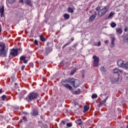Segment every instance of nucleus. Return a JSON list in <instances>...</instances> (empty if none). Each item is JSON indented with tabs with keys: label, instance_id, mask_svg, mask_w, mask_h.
Listing matches in <instances>:
<instances>
[{
	"label": "nucleus",
	"instance_id": "1",
	"mask_svg": "<svg viewBox=\"0 0 128 128\" xmlns=\"http://www.w3.org/2000/svg\"><path fill=\"white\" fill-rule=\"evenodd\" d=\"M8 48H6V44L4 42H0V56L6 58L8 54Z\"/></svg>",
	"mask_w": 128,
	"mask_h": 128
},
{
	"label": "nucleus",
	"instance_id": "2",
	"mask_svg": "<svg viewBox=\"0 0 128 128\" xmlns=\"http://www.w3.org/2000/svg\"><path fill=\"white\" fill-rule=\"evenodd\" d=\"M38 96V94L36 92H32L28 94V98H26L28 102H32L34 100H36Z\"/></svg>",
	"mask_w": 128,
	"mask_h": 128
},
{
	"label": "nucleus",
	"instance_id": "3",
	"mask_svg": "<svg viewBox=\"0 0 128 128\" xmlns=\"http://www.w3.org/2000/svg\"><path fill=\"white\" fill-rule=\"evenodd\" d=\"M68 82L70 84L71 86H73L74 88H78V86H80V80L76 79H69Z\"/></svg>",
	"mask_w": 128,
	"mask_h": 128
},
{
	"label": "nucleus",
	"instance_id": "4",
	"mask_svg": "<svg viewBox=\"0 0 128 128\" xmlns=\"http://www.w3.org/2000/svg\"><path fill=\"white\" fill-rule=\"evenodd\" d=\"M110 7L108 6H104L100 10L98 13V16L99 18H102V16L106 14V12L108 10Z\"/></svg>",
	"mask_w": 128,
	"mask_h": 128
},
{
	"label": "nucleus",
	"instance_id": "5",
	"mask_svg": "<svg viewBox=\"0 0 128 128\" xmlns=\"http://www.w3.org/2000/svg\"><path fill=\"white\" fill-rule=\"evenodd\" d=\"M48 48H46V54H48L50 52L52 51V43H47Z\"/></svg>",
	"mask_w": 128,
	"mask_h": 128
},
{
	"label": "nucleus",
	"instance_id": "6",
	"mask_svg": "<svg viewBox=\"0 0 128 128\" xmlns=\"http://www.w3.org/2000/svg\"><path fill=\"white\" fill-rule=\"evenodd\" d=\"M92 58L94 60V68H96L98 66V64L100 62V58L94 55L92 56Z\"/></svg>",
	"mask_w": 128,
	"mask_h": 128
},
{
	"label": "nucleus",
	"instance_id": "7",
	"mask_svg": "<svg viewBox=\"0 0 128 128\" xmlns=\"http://www.w3.org/2000/svg\"><path fill=\"white\" fill-rule=\"evenodd\" d=\"M19 50L20 49H12L10 54L12 56H18V52Z\"/></svg>",
	"mask_w": 128,
	"mask_h": 128
},
{
	"label": "nucleus",
	"instance_id": "8",
	"mask_svg": "<svg viewBox=\"0 0 128 128\" xmlns=\"http://www.w3.org/2000/svg\"><path fill=\"white\" fill-rule=\"evenodd\" d=\"M62 84L66 88H68L70 90L72 89V87L70 86V85L66 84V81H62Z\"/></svg>",
	"mask_w": 128,
	"mask_h": 128
},
{
	"label": "nucleus",
	"instance_id": "9",
	"mask_svg": "<svg viewBox=\"0 0 128 128\" xmlns=\"http://www.w3.org/2000/svg\"><path fill=\"white\" fill-rule=\"evenodd\" d=\"M4 6H0V16L1 18H4Z\"/></svg>",
	"mask_w": 128,
	"mask_h": 128
},
{
	"label": "nucleus",
	"instance_id": "10",
	"mask_svg": "<svg viewBox=\"0 0 128 128\" xmlns=\"http://www.w3.org/2000/svg\"><path fill=\"white\" fill-rule=\"evenodd\" d=\"M75 122L76 124L78 126H82V124H84L82 120L80 118L75 120Z\"/></svg>",
	"mask_w": 128,
	"mask_h": 128
},
{
	"label": "nucleus",
	"instance_id": "11",
	"mask_svg": "<svg viewBox=\"0 0 128 128\" xmlns=\"http://www.w3.org/2000/svg\"><path fill=\"white\" fill-rule=\"evenodd\" d=\"M113 72L114 74H118V72L122 74V72H124V70H120L118 68H116L113 70Z\"/></svg>",
	"mask_w": 128,
	"mask_h": 128
},
{
	"label": "nucleus",
	"instance_id": "12",
	"mask_svg": "<svg viewBox=\"0 0 128 128\" xmlns=\"http://www.w3.org/2000/svg\"><path fill=\"white\" fill-rule=\"evenodd\" d=\"M117 64L118 66H120V68H122L124 66V60H119L117 62Z\"/></svg>",
	"mask_w": 128,
	"mask_h": 128
},
{
	"label": "nucleus",
	"instance_id": "13",
	"mask_svg": "<svg viewBox=\"0 0 128 128\" xmlns=\"http://www.w3.org/2000/svg\"><path fill=\"white\" fill-rule=\"evenodd\" d=\"M26 56H22L20 58V60L21 61H22L24 64H28V61L26 60Z\"/></svg>",
	"mask_w": 128,
	"mask_h": 128
},
{
	"label": "nucleus",
	"instance_id": "14",
	"mask_svg": "<svg viewBox=\"0 0 128 128\" xmlns=\"http://www.w3.org/2000/svg\"><path fill=\"white\" fill-rule=\"evenodd\" d=\"M31 116H38V111L36 110H33L32 112L30 113Z\"/></svg>",
	"mask_w": 128,
	"mask_h": 128
},
{
	"label": "nucleus",
	"instance_id": "15",
	"mask_svg": "<svg viewBox=\"0 0 128 128\" xmlns=\"http://www.w3.org/2000/svg\"><path fill=\"white\" fill-rule=\"evenodd\" d=\"M96 18V13H95L90 16L89 18V22H94Z\"/></svg>",
	"mask_w": 128,
	"mask_h": 128
},
{
	"label": "nucleus",
	"instance_id": "16",
	"mask_svg": "<svg viewBox=\"0 0 128 128\" xmlns=\"http://www.w3.org/2000/svg\"><path fill=\"white\" fill-rule=\"evenodd\" d=\"M70 40L71 42H70L68 43H66L64 45L63 48H66V46H68V44H70L72 42H74V37H72L71 38Z\"/></svg>",
	"mask_w": 128,
	"mask_h": 128
},
{
	"label": "nucleus",
	"instance_id": "17",
	"mask_svg": "<svg viewBox=\"0 0 128 128\" xmlns=\"http://www.w3.org/2000/svg\"><path fill=\"white\" fill-rule=\"evenodd\" d=\"M64 18H65V20H69L70 19V16L69 14H64Z\"/></svg>",
	"mask_w": 128,
	"mask_h": 128
},
{
	"label": "nucleus",
	"instance_id": "18",
	"mask_svg": "<svg viewBox=\"0 0 128 128\" xmlns=\"http://www.w3.org/2000/svg\"><path fill=\"white\" fill-rule=\"evenodd\" d=\"M84 112H88V110H90V107L86 105H85L84 106Z\"/></svg>",
	"mask_w": 128,
	"mask_h": 128
},
{
	"label": "nucleus",
	"instance_id": "19",
	"mask_svg": "<svg viewBox=\"0 0 128 128\" xmlns=\"http://www.w3.org/2000/svg\"><path fill=\"white\" fill-rule=\"evenodd\" d=\"M114 12H110V14L108 16V17H106V20H109V18H112V16H114Z\"/></svg>",
	"mask_w": 128,
	"mask_h": 128
},
{
	"label": "nucleus",
	"instance_id": "20",
	"mask_svg": "<svg viewBox=\"0 0 128 128\" xmlns=\"http://www.w3.org/2000/svg\"><path fill=\"white\" fill-rule=\"evenodd\" d=\"M116 32L120 34L122 33V30L121 28H118L116 29Z\"/></svg>",
	"mask_w": 128,
	"mask_h": 128
},
{
	"label": "nucleus",
	"instance_id": "21",
	"mask_svg": "<svg viewBox=\"0 0 128 128\" xmlns=\"http://www.w3.org/2000/svg\"><path fill=\"white\" fill-rule=\"evenodd\" d=\"M111 80L112 82H118V78L116 79V78L113 77L112 78Z\"/></svg>",
	"mask_w": 128,
	"mask_h": 128
},
{
	"label": "nucleus",
	"instance_id": "22",
	"mask_svg": "<svg viewBox=\"0 0 128 128\" xmlns=\"http://www.w3.org/2000/svg\"><path fill=\"white\" fill-rule=\"evenodd\" d=\"M40 38L41 42H46V38L42 35H40Z\"/></svg>",
	"mask_w": 128,
	"mask_h": 128
},
{
	"label": "nucleus",
	"instance_id": "23",
	"mask_svg": "<svg viewBox=\"0 0 128 128\" xmlns=\"http://www.w3.org/2000/svg\"><path fill=\"white\" fill-rule=\"evenodd\" d=\"M26 4H28V6H32V1L30 0H25Z\"/></svg>",
	"mask_w": 128,
	"mask_h": 128
},
{
	"label": "nucleus",
	"instance_id": "24",
	"mask_svg": "<svg viewBox=\"0 0 128 128\" xmlns=\"http://www.w3.org/2000/svg\"><path fill=\"white\" fill-rule=\"evenodd\" d=\"M124 42H126L128 44V35L126 36L124 39Z\"/></svg>",
	"mask_w": 128,
	"mask_h": 128
},
{
	"label": "nucleus",
	"instance_id": "25",
	"mask_svg": "<svg viewBox=\"0 0 128 128\" xmlns=\"http://www.w3.org/2000/svg\"><path fill=\"white\" fill-rule=\"evenodd\" d=\"M68 12H71L72 14V12H74V9L70 7L68 8Z\"/></svg>",
	"mask_w": 128,
	"mask_h": 128
},
{
	"label": "nucleus",
	"instance_id": "26",
	"mask_svg": "<svg viewBox=\"0 0 128 128\" xmlns=\"http://www.w3.org/2000/svg\"><path fill=\"white\" fill-rule=\"evenodd\" d=\"M110 26L112 28H116V24L114 22H112L111 23Z\"/></svg>",
	"mask_w": 128,
	"mask_h": 128
},
{
	"label": "nucleus",
	"instance_id": "27",
	"mask_svg": "<svg viewBox=\"0 0 128 128\" xmlns=\"http://www.w3.org/2000/svg\"><path fill=\"white\" fill-rule=\"evenodd\" d=\"M76 72V69H74L70 72V74L71 76H74V72Z\"/></svg>",
	"mask_w": 128,
	"mask_h": 128
},
{
	"label": "nucleus",
	"instance_id": "28",
	"mask_svg": "<svg viewBox=\"0 0 128 128\" xmlns=\"http://www.w3.org/2000/svg\"><path fill=\"white\" fill-rule=\"evenodd\" d=\"M100 70H101V72H106V68L104 66H101L100 67Z\"/></svg>",
	"mask_w": 128,
	"mask_h": 128
},
{
	"label": "nucleus",
	"instance_id": "29",
	"mask_svg": "<svg viewBox=\"0 0 128 128\" xmlns=\"http://www.w3.org/2000/svg\"><path fill=\"white\" fill-rule=\"evenodd\" d=\"M66 126H68V128H70L72 126V124L70 122H68L66 124Z\"/></svg>",
	"mask_w": 128,
	"mask_h": 128
},
{
	"label": "nucleus",
	"instance_id": "30",
	"mask_svg": "<svg viewBox=\"0 0 128 128\" xmlns=\"http://www.w3.org/2000/svg\"><path fill=\"white\" fill-rule=\"evenodd\" d=\"M98 98V94H93L92 96V98Z\"/></svg>",
	"mask_w": 128,
	"mask_h": 128
},
{
	"label": "nucleus",
	"instance_id": "31",
	"mask_svg": "<svg viewBox=\"0 0 128 128\" xmlns=\"http://www.w3.org/2000/svg\"><path fill=\"white\" fill-rule=\"evenodd\" d=\"M6 98V95H2V100H5Z\"/></svg>",
	"mask_w": 128,
	"mask_h": 128
},
{
	"label": "nucleus",
	"instance_id": "32",
	"mask_svg": "<svg viewBox=\"0 0 128 128\" xmlns=\"http://www.w3.org/2000/svg\"><path fill=\"white\" fill-rule=\"evenodd\" d=\"M123 68H125L128 69V62L126 64H124V66Z\"/></svg>",
	"mask_w": 128,
	"mask_h": 128
},
{
	"label": "nucleus",
	"instance_id": "33",
	"mask_svg": "<svg viewBox=\"0 0 128 128\" xmlns=\"http://www.w3.org/2000/svg\"><path fill=\"white\" fill-rule=\"evenodd\" d=\"M8 2L9 4H14L16 2V0H8Z\"/></svg>",
	"mask_w": 128,
	"mask_h": 128
},
{
	"label": "nucleus",
	"instance_id": "34",
	"mask_svg": "<svg viewBox=\"0 0 128 128\" xmlns=\"http://www.w3.org/2000/svg\"><path fill=\"white\" fill-rule=\"evenodd\" d=\"M34 44H36V46H38V42L37 41V40H34Z\"/></svg>",
	"mask_w": 128,
	"mask_h": 128
},
{
	"label": "nucleus",
	"instance_id": "35",
	"mask_svg": "<svg viewBox=\"0 0 128 128\" xmlns=\"http://www.w3.org/2000/svg\"><path fill=\"white\" fill-rule=\"evenodd\" d=\"M22 120H24V122H26L28 120L26 118V116H24L22 117Z\"/></svg>",
	"mask_w": 128,
	"mask_h": 128
},
{
	"label": "nucleus",
	"instance_id": "36",
	"mask_svg": "<svg viewBox=\"0 0 128 128\" xmlns=\"http://www.w3.org/2000/svg\"><path fill=\"white\" fill-rule=\"evenodd\" d=\"M61 124H62V126H65V124H66V122H65L64 121V120H62V121L61 122Z\"/></svg>",
	"mask_w": 128,
	"mask_h": 128
},
{
	"label": "nucleus",
	"instance_id": "37",
	"mask_svg": "<svg viewBox=\"0 0 128 128\" xmlns=\"http://www.w3.org/2000/svg\"><path fill=\"white\" fill-rule=\"evenodd\" d=\"M100 10V6H98L96 8V10L97 12H98V10Z\"/></svg>",
	"mask_w": 128,
	"mask_h": 128
},
{
	"label": "nucleus",
	"instance_id": "38",
	"mask_svg": "<svg viewBox=\"0 0 128 128\" xmlns=\"http://www.w3.org/2000/svg\"><path fill=\"white\" fill-rule=\"evenodd\" d=\"M116 40V38L112 37V42H114Z\"/></svg>",
	"mask_w": 128,
	"mask_h": 128
},
{
	"label": "nucleus",
	"instance_id": "39",
	"mask_svg": "<svg viewBox=\"0 0 128 128\" xmlns=\"http://www.w3.org/2000/svg\"><path fill=\"white\" fill-rule=\"evenodd\" d=\"M111 44L112 46V47L114 46V42L112 41Z\"/></svg>",
	"mask_w": 128,
	"mask_h": 128
},
{
	"label": "nucleus",
	"instance_id": "40",
	"mask_svg": "<svg viewBox=\"0 0 128 128\" xmlns=\"http://www.w3.org/2000/svg\"><path fill=\"white\" fill-rule=\"evenodd\" d=\"M24 68H26V66H22V70H24Z\"/></svg>",
	"mask_w": 128,
	"mask_h": 128
},
{
	"label": "nucleus",
	"instance_id": "41",
	"mask_svg": "<svg viewBox=\"0 0 128 128\" xmlns=\"http://www.w3.org/2000/svg\"><path fill=\"white\" fill-rule=\"evenodd\" d=\"M2 32V24H0V33Z\"/></svg>",
	"mask_w": 128,
	"mask_h": 128
},
{
	"label": "nucleus",
	"instance_id": "42",
	"mask_svg": "<svg viewBox=\"0 0 128 128\" xmlns=\"http://www.w3.org/2000/svg\"><path fill=\"white\" fill-rule=\"evenodd\" d=\"M20 2H21V4H22L24 2V0H20Z\"/></svg>",
	"mask_w": 128,
	"mask_h": 128
},
{
	"label": "nucleus",
	"instance_id": "43",
	"mask_svg": "<svg viewBox=\"0 0 128 128\" xmlns=\"http://www.w3.org/2000/svg\"><path fill=\"white\" fill-rule=\"evenodd\" d=\"M128 28H124V32H128Z\"/></svg>",
	"mask_w": 128,
	"mask_h": 128
},
{
	"label": "nucleus",
	"instance_id": "44",
	"mask_svg": "<svg viewBox=\"0 0 128 128\" xmlns=\"http://www.w3.org/2000/svg\"><path fill=\"white\" fill-rule=\"evenodd\" d=\"M100 44H101L100 42H98V46H100Z\"/></svg>",
	"mask_w": 128,
	"mask_h": 128
},
{
	"label": "nucleus",
	"instance_id": "45",
	"mask_svg": "<svg viewBox=\"0 0 128 128\" xmlns=\"http://www.w3.org/2000/svg\"><path fill=\"white\" fill-rule=\"evenodd\" d=\"M104 44H108V40H106L104 41Z\"/></svg>",
	"mask_w": 128,
	"mask_h": 128
},
{
	"label": "nucleus",
	"instance_id": "46",
	"mask_svg": "<svg viewBox=\"0 0 128 128\" xmlns=\"http://www.w3.org/2000/svg\"><path fill=\"white\" fill-rule=\"evenodd\" d=\"M2 92V89H0V94Z\"/></svg>",
	"mask_w": 128,
	"mask_h": 128
},
{
	"label": "nucleus",
	"instance_id": "47",
	"mask_svg": "<svg viewBox=\"0 0 128 128\" xmlns=\"http://www.w3.org/2000/svg\"><path fill=\"white\" fill-rule=\"evenodd\" d=\"M2 92V89H0V94Z\"/></svg>",
	"mask_w": 128,
	"mask_h": 128
},
{
	"label": "nucleus",
	"instance_id": "48",
	"mask_svg": "<svg viewBox=\"0 0 128 128\" xmlns=\"http://www.w3.org/2000/svg\"><path fill=\"white\" fill-rule=\"evenodd\" d=\"M106 100H106V99L105 98V99L104 100V101H103L104 102H106Z\"/></svg>",
	"mask_w": 128,
	"mask_h": 128
},
{
	"label": "nucleus",
	"instance_id": "49",
	"mask_svg": "<svg viewBox=\"0 0 128 128\" xmlns=\"http://www.w3.org/2000/svg\"><path fill=\"white\" fill-rule=\"evenodd\" d=\"M108 96L105 99L108 100Z\"/></svg>",
	"mask_w": 128,
	"mask_h": 128
},
{
	"label": "nucleus",
	"instance_id": "50",
	"mask_svg": "<svg viewBox=\"0 0 128 128\" xmlns=\"http://www.w3.org/2000/svg\"><path fill=\"white\" fill-rule=\"evenodd\" d=\"M15 86H18V84L16 83L14 84Z\"/></svg>",
	"mask_w": 128,
	"mask_h": 128
},
{
	"label": "nucleus",
	"instance_id": "51",
	"mask_svg": "<svg viewBox=\"0 0 128 128\" xmlns=\"http://www.w3.org/2000/svg\"><path fill=\"white\" fill-rule=\"evenodd\" d=\"M126 78H128V76H126Z\"/></svg>",
	"mask_w": 128,
	"mask_h": 128
}]
</instances>
